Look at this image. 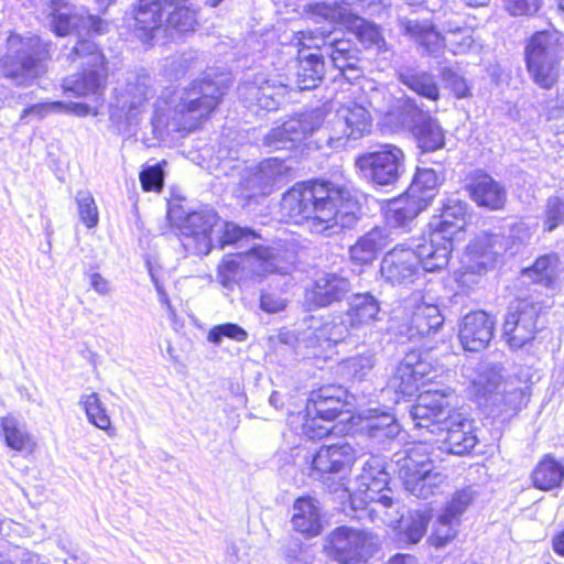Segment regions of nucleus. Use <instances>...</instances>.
Segmentation results:
<instances>
[{
	"instance_id": "4d7b16f0",
	"label": "nucleus",
	"mask_w": 564,
	"mask_h": 564,
	"mask_svg": "<svg viewBox=\"0 0 564 564\" xmlns=\"http://www.w3.org/2000/svg\"><path fill=\"white\" fill-rule=\"evenodd\" d=\"M512 17H533L541 9V0H502Z\"/></svg>"
},
{
	"instance_id": "e433bc0d",
	"label": "nucleus",
	"mask_w": 564,
	"mask_h": 564,
	"mask_svg": "<svg viewBox=\"0 0 564 564\" xmlns=\"http://www.w3.org/2000/svg\"><path fill=\"white\" fill-rule=\"evenodd\" d=\"M387 245V237L381 229L373 228L361 236L349 248V259L358 265L373 262Z\"/></svg>"
},
{
	"instance_id": "f8f14e48",
	"label": "nucleus",
	"mask_w": 564,
	"mask_h": 564,
	"mask_svg": "<svg viewBox=\"0 0 564 564\" xmlns=\"http://www.w3.org/2000/svg\"><path fill=\"white\" fill-rule=\"evenodd\" d=\"M151 93V77L144 69L129 72L126 78V86L117 99V105L111 107L110 118L120 123L124 118L129 127L138 123L140 108L148 100Z\"/></svg>"
},
{
	"instance_id": "5701e85b",
	"label": "nucleus",
	"mask_w": 564,
	"mask_h": 564,
	"mask_svg": "<svg viewBox=\"0 0 564 564\" xmlns=\"http://www.w3.org/2000/svg\"><path fill=\"white\" fill-rule=\"evenodd\" d=\"M133 33L142 43H150L165 22L163 0H137L131 6Z\"/></svg>"
},
{
	"instance_id": "7c9ffc66",
	"label": "nucleus",
	"mask_w": 564,
	"mask_h": 564,
	"mask_svg": "<svg viewBox=\"0 0 564 564\" xmlns=\"http://www.w3.org/2000/svg\"><path fill=\"white\" fill-rule=\"evenodd\" d=\"M381 305L370 292L355 293L348 303L346 316L352 329L366 328L380 321Z\"/></svg>"
},
{
	"instance_id": "de8ad7c7",
	"label": "nucleus",
	"mask_w": 564,
	"mask_h": 564,
	"mask_svg": "<svg viewBox=\"0 0 564 564\" xmlns=\"http://www.w3.org/2000/svg\"><path fill=\"white\" fill-rule=\"evenodd\" d=\"M431 516L423 511H415L409 517V523L403 529L402 534L408 544H416L425 535Z\"/></svg>"
},
{
	"instance_id": "37998d69",
	"label": "nucleus",
	"mask_w": 564,
	"mask_h": 564,
	"mask_svg": "<svg viewBox=\"0 0 564 564\" xmlns=\"http://www.w3.org/2000/svg\"><path fill=\"white\" fill-rule=\"evenodd\" d=\"M476 497L475 490L470 487H464L455 490L444 506L440 514L442 523H460L462 516L474 503Z\"/></svg>"
},
{
	"instance_id": "ddd939ff",
	"label": "nucleus",
	"mask_w": 564,
	"mask_h": 564,
	"mask_svg": "<svg viewBox=\"0 0 564 564\" xmlns=\"http://www.w3.org/2000/svg\"><path fill=\"white\" fill-rule=\"evenodd\" d=\"M496 318L485 310H473L458 323L457 337L464 350L479 352L489 347L495 337Z\"/></svg>"
},
{
	"instance_id": "3c124183",
	"label": "nucleus",
	"mask_w": 564,
	"mask_h": 564,
	"mask_svg": "<svg viewBox=\"0 0 564 564\" xmlns=\"http://www.w3.org/2000/svg\"><path fill=\"white\" fill-rule=\"evenodd\" d=\"M165 161H162L154 165L144 166L140 174L141 187L144 192H161L164 185V172L163 167Z\"/></svg>"
},
{
	"instance_id": "a878e982",
	"label": "nucleus",
	"mask_w": 564,
	"mask_h": 564,
	"mask_svg": "<svg viewBox=\"0 0 564 564\" xmlns=\"http://www.w3.org/2000/svg\"><path fill=\"white\" fill-rule=\"evenodd\" d=\"M399 111L411 124V132L416 141H445L438 121L425 113L414 98L404 96L399 100Z\"/></svg>"
},
{
	"instance_id": "7ed1b4c3",
	"label": "nucleus",
	"mask_w": 564,
	"mask_h": 564,
	"mask_svg": "<svg viewBox=\"0 0 564 564\" xmlns=\"http://www.w3.org/2000/svg\"><path fill=\"white\" fill-rule=\"evenodd\" d=\"M470 208L465 200L446 198L429 219L416 245L421 267L427 272L444 269L459 235L470 225Z\"/></svg>"
},
{
	"instance_id": "39448f33",
	"label": "nucleus",
	"mask_w": 564,
	"mask_h": 564,
	"mask_svg": "<svg viewBox=\"0 0 564 564\" xmlns=\"http://www.w3.org/2000/svg\"><path fill=\"white\" fill-rule=\"evenodd\" d=\"M348 391L339 384L325 383L310 391L305 401L302 432L311 440H322L333 432L332 423L350 414Z\"/></svg>"
},
{
	"instance_id": "603ef678",
	"label": "nucleus",
	"mask_w": 564,
	"mask_h": 564,
	"mask_svg": "<svg viewBox=\"0 0 564 564\" xmlns=\"http://www.w3.org/2000/svg\"><path fill=\"white\" fill-rule=\"evenodd\" d=\"M224 337L245 341L248 338V333L236 323H224L212 327L207 334V339L213 344H219Z\"/></svg>"
},
{
	"instance_id": "423d86ee",
	"label": "nucleus",
	"mask_w": 564,
	"mask_h": 564,
	"mask_svg": "<svg viewBox=\"0 0 564 564\" xmlns=\"http://www.w3.org/2000/svg\"><path fill=\"white\" fill-rule=\"evenodd\" d=\"M53 43L36 34H11L8 37V53L1 59L6 78L18 86H28L43 70V63L51 58Z\"/></svg>"
},
{
	"instance_id": "aec40b11",
	"label": "nucleus",
	"mask_w": 564,
	"mask_h": 564,
	"mask_svg": "<svg viewBox=\"0 0 564 564\" xmlns=\"http://www.w3.org/2000/svg\"><path fill=\"white\" fill-rule=\"evenodd\" d=\"M466 191L478 206L491 212L502 210L507 203V191L489 173L476 170L467 175Z\"/></svg>"
},
{
	"instance_id": "a18cd8bd",
	"label": "nucleus",
	"mask_w": 564,
	"mask_h": 564,
	"mask_svg": "<svg viewBox=\"0 0 564 564\" xmlns=\"http://www.w3.org/2000/svg\"><path fill=\"white\" fill-rule=\"evenodd\" d=\"M196 13L185 6H175V9L165 15V23L169 28L178 33H187L196 25Z\"/></svg>"
},
{
	"instance_id": "09e8293b",
	"label": "nucleus",
	"mask_w": 564,
	"mask_h": 564,
	"mask_svg": "<svg viewBox=\"0 0 564 564\" xmlns=\"http://www.w3.org/2000/svg\"><path fill=\"white\" fill-rule=\"evenodd\" d=\"M564 225V196H551L546 199L543 226L545 231H553Z\"/></svg>"
},
{
	"instance_id": "774afa93",
	"label": "nucleus",
	"mask_w": 564,
	"mask_h": 564,
	"mask_svg": "<svg viewBox=\"0 0 564 564\" xmlns=\"http://www.w3.org/2000/svg\"><path fill=\"white\" fill-rule=\"evenodd\" d=\"M90 286L100 295H106L110 292V282L99 272L89 273Z\"/></svg>"
},
{
	"instance_id": "5fc2aeb1",
	"label": "nucleus",
	"mask_w": 564,
	"mask_h": 564,
	"mask_svg": "<svg viewBox=\"0 0 564 564\" xmlns=\"http://www.w3.org/2000/svg\"><path fill=\"white\" fill-rule=\"evenodd\" d=\"M457 523H442L438 517L435 527L429 536V544L435 549L448 545L457 538Z\"/></svg>"
},
{
	"instance_id": "2f4dec72",
	"label": "nucleus",
	"mask_w": 564,
	"mask_h": 564,
	"mask_svg": "<svg viewBox=\"0 0 564 564\" xmlns=\"http://www.w3.org/2000/svg\"><path fill=\"white\" fill-rule=\"evenodd\" d=\"M530 485L540 491H552L564 485V463L553 454L540 457L530 473Z\"/></svg>"
},
{
	"instance_id": "c85d7f7f",
	"label": "nucleus",
	"mask_w": 564,
	"mask_h": 564,
	"mask_svg": "<svg viewBox=\"0 0 564 564\" xmlns=\"http://www.w3.org/2000/svg\"><path fill=\"white\" fill-rule=\"evenodd\" d=\"M564 265L561 256L551 251L539 254L533 262L521 270V274L530 278L535 285L547 290H555L560 286L561 274Z\"/></svg>"
},
{
	"instance_id": "c9c22d12",
	"label": "nucleus",
	"mask_w": 564,
	"mask_h": 564,
	"mask_svg": "<svg viewBox=\"0 0 564 564\" xmlns=\"http://www.w3.org/2000/svg\"><path fill=\"white\" fill-rule=\"evenodd\" d=\"M50 26L57 36H66L78 31L83 23V14L75 6L65 0H52L50 4Z\"/></svg>"
},
{
	"instance_id": "cd10ccee",
	"label": "nucleus",
	"mask_w": 564,
	"mask_h": 564,
	"mask_svg": "<svg viewBox=\"0 0 564 564\" xmlns=\"http://www.w3.org/2000/svg\"><path fill=\"white\" fill-rule=\"evenodd\" d=\"M444 315L437 304L423 297L414 305L406 322L411 338H424L437 333L444 324Z\"/></svg>"
},
{
	"instance_id": "b1692460",
	"label": "nucleus",
	"mask_w": 564,
	"mask_h": 564,
	"mask_svg": "<svg viewBox=\"0 0 564 564\" xmlns=\"http://www.w3.org/2000/svg\"><path fill=\"white\" fill-rule=\"evenodd\" d=\"M435 194L427 196L404 192L388 203L384 210L386 223L393 228H404L410 225L433 202Z\"/></svg>"
},
{
	"instance_id": "052dcab7",
	"label": "nucleus",
	"mask_w": 564,
	"mask_h": 564,
	"mask_svg": "<svg viewBox=\"0 0 564 564\" xmlns=\"http://www.w3.org/2000/svg\"><path fill=\"white\" fill-rule=\"evenodd\" d=\"M496 245V236L490 232H484L476 236L467 247V252L474 258L492 253Z\"/></svg>"
},
{
	"instance_id": "69168bd1",
	"label": "nucleus",
	"mask_w": 564,
	"mask_h": 564,
	"mask_svg": "<svg viewBox=\"0 0 564 564\" xmlns=\"http://www.w3.org/2000/svg\"><path fill=\"white\" fill-rule=\"evenodd\" d=\"M285 306V301L272 293L267 292L260 295V308L267 313H279Z\"/></svg>"
},
{
	"instance_id": "4c0bfd02",
	"label": "nucleus",
	"mask_w": 564,
	"mask_h": 564,
	"mask_svg": "<svg viewBox=\"0 0 564 564\" xmlns=\"http://www.w3.org/2000/svg\"><path fill=\"white\" fill-rule=\"evenodd\" d=\"M365 0H335L332 2L314 0L307 2L303 10L313 21L343 22L347 19L348 7L364 2Z\"/></svg>"
},
{
	"instance_id": "f704fd0d",
	"label": "nucleus",
	"mask_w": 564,
	"mask_h": 564,
	"mask_svg": "<svg viewBox=\"0 0 564 564\" xmlns=\"http://www.w3.org/2000/svg\"><path fill=\"white\" fill-rule=\"evenodd\" d=\"M398 80L422 98L431 101L440 99V87L435 76L414 66H403L397 73Z\"/></svg>"
},
{
	"instance_id": "4be33fe9",
	"label": "nucleus",
	"mask_w": 564,
	"mask_h": 564,
	"mask_svg": "<svg viewBox=\"0 0 564 564\" xmlns=\"http://www.w3.org/2000/svg\"><path fill=\"white\" fill-rule=\"evenodd\" d=\"M356 452L347 443L321 446L312 457L311 470L317 476L350 471L356 462Z\"/></svg>"
},
{
	"instance_id": "9d476101",
	"label": "nucleus",
	"mask_w": 564,
	"mask_h": 564,
	"mask_svg": "<svg viewBox=\"0 0 564 564\" xmlns=\"http://www.w3.org/2000/svg\"><path fill=\"white\" fill-rule=\"evenodd\" d=\"M403 162L402 150L391 144H386L377 151L362 153L355 160L356 166L367 174L373 184L380 186L398 182Z\"/></svg>"
},
{
	"instance_id": "13d9d810",
	"label": "nucleus",
	"mask_w": 564,
	"mask_h": 564,
	"mask_svg": "<svg viewBox=\"0 0 564 564\" xmlns=\"http://www.w3.org/2000/svg\"><path fill=\"white\" fill-rule=\"evenodd\" d=\"M327 344V341H322L321 337L314 333L306 345L307 357L316 362H325L332 359L337 354V350L334 348L332 350L328 349Z\"/></svg>"
},
{
	"instance_id": "a19ab883",
	"label": "nucleus",
	"mask_w": 564,
	"mask_h": 564,
	"mask_svg": "<svg viewBox=\"0 0 564 564\" xmlns=\"http://www.w3.org/2000/svg\"><path fill=\"white\" fill-rule=\"evenodd\" d=\"M88 422L95 427L102 430L108 436H116L117 431L112 425L108 409L96 392L82 395L79 400Z\"/></svg>"
},
{
	"instance_id": "bb28decb",
	"label": "nucleus",
	"mask_w": 564,
	"mask_h": 564,
	"mask_svg": "<svg viewBox=\"0 0 564 564\" xmlns=\"http://www.w3.org/2000/svg\"><path fill=\"white\" fill-rule=\"evenodd\" d=\"M0 438L6 447L22 454L33 455L37 449V442L28 424L13 413L0 417Z\"/></svg>"
},
{
	"instance_id": "0eeeda50",
	"label": "nucleus",
	"mask_w": 564,
	"mask_h": 564,
	"mask_svg": "<svg viewBox=\"0 0 564 564\" xmlns=\"http://www.w3.org/2000/svg\"><path fill=\"white\" fill-rule=\"evenodd\" d=\"M68 59L80 61V72L66 78L63 87L75 97L102 95L109 76L108 61L99 45L90 39H77Z\"/></svg>"
},
{
	"instance_id": "473e14b6",
	"label": "nucleus",
	"mask_w": 564,
	"mask_h": 564,
	"mask_svg": "<svg viewBox=\"0 0 564 564\" xmlns=\"http://www.w3.org/2000/svg\"><path fill=\"white\" fill-rule=\"evenodd\" d=\"M349 281L336 273H325L313 283L311 302L316 307H326L341 299L348 292Z\"/></svg>"
},
{
	"instance_id": "2eb2a0df",
	"label": "nucleus",
	"mask_w": 564,
	"mask_h": 564,
	"mask_svg": "<svg viewBox=\"0 0 564 564\" xmlns=\"http://www.w3.org/2000/svg\"><path fill=\"white\" fill-rule=\"evenodd\" d=\"M319 46L324 56L349 83L362 77L361 51L352 40L329 34Z\"/></svg>"
},
{
	"instance_id": "6ab92c4d",
	"label": "nucleus",
	"mask_w": 564,
	"mask_h": 564,
	"mask_svg": "<svg viewBox=\"0 0 564 564\" xmlns=\"http://www.w3.org/2000/svg\"><path fill=\"white\" fill-rule=\"evenodd\" d=\"M401 33L408 36L422 56L438 57L446 43L436 25L427 19H412L402 17L398 19Z\"/></svg>"
},
{
	"instance_id": "a211bd4d",
	"label": "nucleus",
	"mask_w": 564,
	"mask_h": 564,
	"mask_svg": "<svg viewBox=\"0 0 564 564\" xmlns=\"http://www.w3.org/2000/svg\"><path fill=\"white\" fill-rule=\"evenodd\" d=\"M433 469L431 445L427 443H414L399 462V477L410 491L416 490L431 476Z\"/></svg>"
},
{
	"instance_id": "c756f323",
	"label": "nucleus",
	"mask_w": 564,
	"mask_h": 564,
	"mask_svg": "<svg viewBox=\"0 0 564 564\" xmlns=\"http://www.w3.org/2000/svg\"><path fill=\"white\" fill-rule=\"evenodd\" d=\"M326 72L325 56L321 46L313 52L300 50L296 66V88L299 90H312L318 87Z\"/></svg>"
},
{
	"instance_id": "0e129e2a",
	"label": "nucleus",
	"mask_w": 564,
	"mask_h": 564,
	"mask_svg": "<svg viewBox=\"0 0 564 564\" xmlns=\"http://www.w3.org/2000/svg\"><path fill=\"white\" fill-rule=\"evenodd\" d=\"M108 23L96 14L83 15L80 29L87 30L88 34H104L107 32Z\"/></svg>"
},
{
	"instance_id": "bf43d9fd",
	"label": "nucleus",
	"mask_w": 564,
	"mask_h": 564,
	"mask_svg": "<svg viewBox=\"0 0 564 564\" xmlns=\"http://www.w3.org/2000/svg\"><path fill=\"white\" fill-rule=\"evenodd\" d=\"M252 235L253 232L251 229L240 227L230 221H226L223 226L219 242L221 247L230 246Z\"/></svg>"
},
{
	"instance_id": "4468645a",
	"label": "nucleus",
	"mask_w": 564,
	"mask_h": 564,
	"mask_svg": "<svg viewBox=\"0 0 564 564\" xmlns=\"http://www.w3.org/2000/svg\"><path fill=\"white\" fill-rule=\"evenodd\" d=\"M288 86L279 79L243 82L238 86L239 99L247 108L258 111H275L284 102Z\"/></svg>"
},
{
	"instance_id": "c03bdc74",
	"label": "nucleus",
	"mask_w": 564,
	"mask_h": 564,
	"mask_svg": "<svg viewBox=\"0 0 564 564\" xmlns=\"http://www.w3.org/2000/svg\"><path fill=\"white\" fill-rule=\"evenodd\" d=\"M348 325H345L341 321H330L319 326L315 334L321 337L322 341H327L328 349H336L337 345L345 341L349 337Z\"/></svg>"
},
{
	"instance_id": "f03ea898",
	"label": "nucleus",
	"mask_w": 564,
	"mask_h": 564,
	"mask_svg": "<svg viewBox=\"0 0 564 564\" xmlns=\"http://www.w3.org/2000/svg\"><path fill=\"white\" fill-rule=\"evenodd\" d=\"M227 88L223 78L204 73L184 88L176 105L160 98L154 104L151 119L154 138L164 141L170 131L178 132L180 138H185L187 133L198 129L217 109Z\"/></svg>"
},
{
	"instance_id": "8fccbe9b",
	"label": "nucleus",
	"mask_w": 564,
	"mask_h": 564,
	"mask_svg": "<svg viewBox=\"0 0 564 564\" xmlns=\"http://www.w3.org/2000/svg\"><path fill=\"white\" fill-rule=\"evenodd\" d=\"M78 215L82 223L88 228H95L99 221L98 208L93 195L88 192H79L76 196Z\"/></svg>"
},
{
	"instance_id": "20e7f679",
	"label": "nucleus",
	"mask_w": 564,
	"mask_h": 564,
	"mask_svg": "<svg viewBox=\"0 0 564 564\" xmlns=\"http://www.w3.org/2000/svg\"><path fill=\"white\" fill-rule=\"evenodd\" d=\"M564 34L554 28L534 31L523 42V61L531 80L550 90L558 82Z\"/></svg>"
},
{
	"instance_id": "9b49d317",
	"label": "nucleus",
	"mask_w": 564,
	"mask_h": 564,
	"mask_svg": "<svg viewBox=\"0 0 564 564\" xmlns=\"http://www.w3.org/2000/svg\"><path fill=\"white\" fill-rule=\"evenodd\" d=\"M458 410L452 391L425 390L416 395L410 413L416 427L431 429L446 423Z\"/></svg>"
},
{
	"instance_id": "f257e3e1",
	"label": "nucleus",
	"mask_w": 564,
	"mask_h": 564,
	"mask_svg": "<svg viewBox=\"0 0 564 564\" xmlns=\"http://www.w3.org/2000/svg\"><path fill=\"white\" fill-rule=\"evenodd\" d=\"M356 196L343 185L313 177L297 181L281 197L280 214L285 224L304 226L312 234L332 237L358 219Z\"/></svg>"
},
{
	"instance_id": "ea45409f",
	"label": "nucleus",
	"mask_w": 564,
	"mask_h": 564,
	"mask_svg": "<svg viewBox=\"0 0 564 564\" xmlns=\"http://www.w3.org/2000/svg\"><path fill=\"white\" fill-rule=\"evenodd\" d=\"M292 523L294 529L307 536L317 535L321 531L319 514L311 497H300L294 502Z\"/></svg>"
},
{
	"instance_id": "6e6d98bb",
	"label": "nucleus",
	"mask_w": 564,
	"mask_h": 564,
	"mask_svg": "<svg viewBox=\"0 0 564 564\" xmlns=\"http://www.w3.org/2000/svg\"><path fill=\"white\" fill-rule=\"evenodd\" d=\"M438 185L436 173L431 169L419 170L406 192H412L414 195L422 196L424 192H434ZM431 193H429L430 195ZM427 196V194L425 195Z\"/></svg>"
},
{
	"instance_id": "58836bf2",
	"label": "nucleus",
	"mask_w": 564,
	"mask_h": 564,
	"mask_svg": "<svg viewBox=\"0 0 564 564\" xmlns=\"http://www.w3.org/2000/svg\"><path fill=\"white\" fill-rule=\"evenodd\" d=\"M338 123L343 124L347 141H356L368 135L372 127L368 110L358 105L343 109L338 117Z\"/></svg>"
},
{
	"instance_id": "1a4fd4ad",
	"label": "nucleus",
	"mask_w": 564,
	"mask_h": 564,
	"mask_svg": "<svg viewBox=\"0 0 564 564\" xmlns=\"http://www.w3.org/2000/svg\"><path fill=\"white\" fill-rule=\"evenodd\" d=\"M540 308L529 296H517L507 306L501 337L511 349H521L535 339Z\"/></svg>"
},
{
	"instance_id": "680f3d73",
	"label": "nucleus",
	"mask_w": 564,
	"mask_h": 564,
	"mask_svg": "<svg viewBox=\"0 0 564 564\" xmlns=\"http://www.w3.org/2000/svg\"><path fill=\"white\" fill-rule=\"evenodd\" d=\"M240 270V264L234 254H229L218 264V276L224 285H228L236 280Z\"/></svg>"
},
{
	"instance_id": "dca6fc26",
	"label": "nucleus",
	"mask_w": 564,
	"mask_h": 564,
	"mask_svg": "<svg viewBox=\"0 0 564 564\" xmlns=\"http://www.w3.org/2000/svg\"><path fill=\"white\" fill-rule=\"evenodd\" d=\"M420 267L421 259L416 248L397 245L384 254L380 272L391 284H408L419 278Z\"/></svg>"
},
{
	"instance_id": "338daca9",
	"label": "nucleus",
	"mask_w": 564,
	"mask_h": 564,
	"mask_svg": "<svg viewBox=\"0 0 564 564\" xmlns=\"http://www.w3.org/2000/svg\"><path fill=\"white\" fill-rule=\"evenodd\" d=\"M52 109L67 108V110L76 116L84 117L90 113V106L83 102H69L64 104L63 101H55L48 105Z\"/></svg>"
},
{
	"instance_id": "412c9836",
	"label": "nucleus",
	"mask_w": 564,
	"mask_h": 564,
	"mask_svg": "<svg viewBox=\"0 0 564 564\" xmlns=\"http://www.w3.org/2000/svg\"><path fill=\"white\" fill-rule=\"evenodd\" d=\"M445 424L443 444L446 451L456 456L471 455L478 444L477 429L474 421L460 410L454 412Z\"/></svg>"
},
{
	"instance_id": "6e6552de",
	"label": "nucleus",
	"mask_w": 564,
	"mask_h": 564,
	"mask_svg": "<svg viewBox=\"0 0 564 564\" xmlns=\"http://www.w3.org/2000/svg\"><path fill=\"white\" fill-rule=\"evenodd\" d=\"M438 377L436 366L419 350L408 351L388 380V388L398 400H409Z\"/></svg>"
},
{
	"instance_id": "f3484780",
	"label": "nucleus",
	"mask_w": 564,
	"mask_h": 564,
	"mask_svg": "<svg viewBox=\"0 0 564 564\" xmlns=\"http://www.w3.org/2000/svg\"><path fill=\"white\" fill-rule=\"evenodd\" d=\"M369 540V534L364 531L339 527L328 535L325 550L335 561L352 564L364 558Z\"/></svg>"
},
{
	"instance_id": "393cba45",
	"label": "nucleus",
	"mask_w": 564,
	"mask_h": 564,
	"mask_svg": "<svg viewBox=\"0 0 564 564\" xmlns=\"http://www.w3.org/2000/svg\"><path fill=\"white\" fill-rule=\"evenodd\" d=\"M324 122V115L315 109L299 113L272 129L263 141H304L317 131Z\"/></svg>"
},
{
	"instance_id": "e2e57ef3",
	"label": "nucleus",
	"mask_w": 564,
	"mask_h": 564,
	"mask_svg": "<svg viewBox=\"0 0 564 564\" xmlns=\"http://www.w3.org/2000/svg\"><path fill=\"white\" fill-rule=\"evenodd\" d=\"M474 39L469 32V30L464 26L457 33L453 35L452 39L448 40V50L457 54L466 53L473 45Z\"/></svg>"
},
{
	"instance_id": "864d4df0",
	"label": "nucleus",
	"mask_w": 564,
	"mask_h": 564,
	"mask_svg": "<svg viewBox=\"0 0 564 564\" xmlns=\"http://www.w3.org/2000/svg\"><path fill=\"white\" fill-rule=\"evenodd\" d=\"M191 212L184 205V199L174 197L167 203L166 220L169 227L176 232H180L184 225L187 223Z\"/></svg>"
},
{
	"instance_id": "79ce46f5",
	"label": "nucleus",
	"mask_w": 564,
	"mask_h": 564,
	"mask_svg": "<svg viewBox=\"0 0 564 564\" xmlns=\"http://www.w3.org/2000/svg\"><path fill=\"white\" fill-rule=\"evenodd\" d=\"M349 28L366 50H376L377 52L387 51V42L381 28L373 21L355 17L351 19Z\"/></svg>"
},
{
	"instance_id": "49530a36",
	"label": "nucleus",
	"mask_w": 564,
	"mask_h": 564,
	"mask_svg": "<svg viewBox=\"0 0 564 564\" xmlns=\"http://www.w3.org/2000/svg\"><path fill=\"white\" fill-rule=\"evenodd\" d=\"M440 76L447 89H449L457 99H464L471 96V87L467 79L457 73L453 67L444 66L440 69Z\"/></svg>"
},
{
	"instance_id": "72a5a7b5",
	"label": "nucleus",
	"mask_w": 564,
	"mask_h": 564,
	"mask_svg": "<svg viewBox=\"0 0 564 564\" xmlns=\"http://www.w3.org/2000/svg\"><path fill=\"white\" fill-rule=\"evenodd\" d=\"M219 220L218 213L213 209L191 212L187 223L176 236L181 240L192 238L196 243L207 245Z\"/></svg>"
}]
</instances>
